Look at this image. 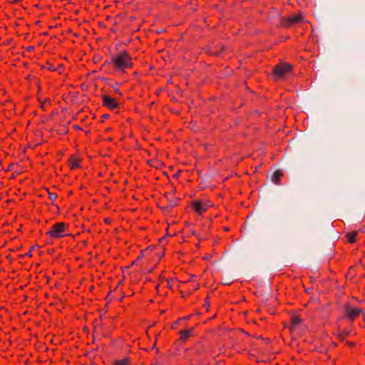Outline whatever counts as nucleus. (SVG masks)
Here are the masks:
<instances>
[{"label":"nucleus","mask_w":365,"mask_h":365,"mask_svg":"<svg viewBox=\"0 0 365 365\" xmlns=\"http://www.w3.org/2000/svg\"><path fill=\"white\" fill-rule=\"evenodd\" d=\"M208 202H203L201 200H195L191 203L192 209L199 215H202L205 212L209 207Z\"/></svg>","instance_id":"5"},{"label":"nucleus","mask_w":365,"mask_h":365,"mask_svg":"<svg viewBox=\"0 0 365 365\" xmlns=\"http://www.w3.org/2000/svg\"><path fill=\"white\" fill-rule=\"evenodd\" d=\"M130 361L128 358H124L113 361V365H130Z\"/></svg>","instance_id":"14"},{"label":"nucleus","mask_w":365,"mask_h":365,"mask_svg":"<svg viewBox=\"0 0 365 365\" xmlns=\"http://www.w3.org/2000/svg\"><path fill=\"white\" fill-rule=\"evenodd\" d=\"M302 324V319L297 315H293L290 320V332L293 333L296 331L299 325Z\"/></svg>","instance_id":"8"},{"label":"nucleus","mask_w":365,"mask_h":365,"mask_svg":"<svg viewBox=\"0 0 365 365\" xmlns=\"http://www.w3.org/2000/svg\"><path fill=\"white\" fill-rule=\"evenodd\" d=\"M113 68L118 71L125 73L127 69L133 67V61L131 56L125 51H122L111 58Z\"/></svg>","instance_id":"1"},{"label":"nucleus","mask_w":365,"mask_h":365,"mask_svg":"<svg viewBox=\"0 0 365 365\" xmlns=\"http://www.w3.org/2000/svg\"><path fill=\"white\" fill-rule=\"evenodd\" d=\"M302 20V16L301 14H297L288 18V21L291 24H296L301 22Z\"/></svg>","instance_id":"13"},{"label":"nucleus","mask_w":365,"mask_h":365,"mask_svg":"<svg viewBox=\"0 0 365 365\" xmlns=\"http://www.w3.org/2000/svg\"><path fill=\"white\" fill-rule=\"evenodd\" d=\"M81 163H82L81 158H80L77 155H72L68 159V166L71 168V170H75V169L81 168Z\"/></svg>","instance_id":"9"},{"label":"nucleus","mask_w":365,"mask_h":365,"mask_svg":"<svg viewBox=\"0 0 365 365\" xmlns=\"http://www.w3.org/2000/svg\"><path fill=\"white\" fill-rule=\"evenodd\" d=\"M103 106L109 108L110 110H114L118 108V103L116 98L110 97L108 95L102 96Z\"/></svg>","instance_id":"6"},{"label":"nucleus","mask_w":365,"mask_h":365,"mask_svg":"<svg viewBox=\"0 0 365 365\" xmlns=\"http://www.w3.org/2000/svg\"><path fill=\"white\" fill-rule=\"evenodd\" d=\"M68 228V224L63 222H56L46 232V235L52 239H60L67 235L66 232Z\"/></svg>","instance_id":"3"},{"label":"nucleus","mask_w":365,"mask_h":365,"mask_svg":"<svg viewBox=\"0 0 365 365\" xmlns=\"http://www.w3.org/2000/svg\"><path fill=\"white\" fill-rule=\"evenodd\" d=\"M193 331V327H192L190 329L180 330L179 332L180 340L182 341H186L187 340H188V339L192 336Z\"/></svg>","instance_id":"10"},{"label":"nucleus","mask_w":365,"mask_h":365,"mask_svg":"<svg viewBox=\"0 0 365 365\" xmlns=\"http://www.w3.org/2000/svg\"><path fill=\"white\" fill-rule=\"evenodd\" d=\"M357 233L356 232H351L346 235V241L349 243H354L356 240Z\"/></svg>","instance_id":"12"},{"label":"nucleus","mask_w":365,"mask_h":365,"mask_svg":"<svg viewBox=\"0 0 365 365\" xmlns=\"http://www.w3.org/2000/svg\"><path fill=\"white\" fill-rule=\"evenodd\" d=\"M48 192V199L51 201V202H54L56 198L58 197V195L56 193H54V192H51L48 190H47Z\"/></svg>","instance_id":"15"},{"label":"nucleus","mask_w":365,"mask_h":365,"mask_svg":"<svg viewBox=\"0 0 365 365\" xmlns=\"http://www.w3.org/2000/svg\"><path fill=\"white\" fill-rule=\"evenodd\" d=\"M362 312L363 310L360 308H354L350 306L346 308V314L351 321L356 319Z\"/></svg>","instance_id":"7"},{"label":"nucleus","mask_w":365,"mask_h":365,"mask_svg":"<svg viewBox=\"0 0 365 365\" xmlns=\"http://www.w3.org/2000/svg\"><path fill=\"white\" fill-rule=\"evenodd\" d=\"M283 173L279 170H277L274 171L272 176V180L275 184H278L280 182L281 178L282 176Z\"/></svg>","instance_id":"11"},{"label":"nucleus","mask_w":365,"mask_h":365,"mask_svg":"<svg viewBox=\"0 0 365 365\" xmlns=\"http://www.w3.org/2000/svg\"><path fill=\"white\" fill-rule=\"evenodd\" d=\"M292 66L287 63H280L274 66L273 73L276 76L283 77L292 71Z\"/></svg>","instance_id":"4"},{"label":"nucleus","mask_w":365,"mask_h":365,"mask_svg":"<svg viewBox=\"0 0 365 365\" xmlns=\"http://www.w3.org/2000/svg\"><path fill=\"white\" fill-rule=\"evenodd\" d=\"M150 252V251L149 250H143L142 252V255L143 256H148L149 255V253Z\"/></svg>","instance_id":"16"},{"label":"nucleus","mask_w":365,"mask_h":365,"mask_svg":"<svg viewBox=\"0 0 365 365\" xmlns=\"http://www.w3.org/2000/svg\"><path fill=\"white\" fill-rule=\"evenodd\" d=\"M168 283L170 287L172 285L176 286L182 297L188 296L198 288L197 284L192 280L181 282L175 279H171L168 282Z\"/></svg>","instance_id":"2"}]
</instances>
